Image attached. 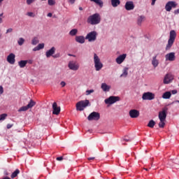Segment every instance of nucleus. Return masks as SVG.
<instances>
[{
    "label": "nucleus",
    "instance_id": "f257e3e1",
    "mask_svg": "<svg viewBox=\"0 0 179 179\" xmlns=\"http://www.w3.org/2000/svg\"><path fill=\"white\" fill-rule=\"evenodd\" d=\"M100 22H101V17H100V14L99 13L90 15L87 20V22L92 25L99 24Z\"/></svg>",
    "mask_w": 179,
    "mask_h": 179
},
{
    "label": "nucleus",
    "instance_id": "f03ea898",
    "mask_svg": "<svg viewBox=\"0 0 179 179\" xmlns=\"http://www.w3.org/2000/svg\"><path fill=\"white\" fill-rule=\"evenodd\" d=\"M176 37H177L176 31L171 30L170 31L169 39L168 40V43L166 47V51H169V50L173 47V44H174V41H176Z\"/></svg>",
    "mask_w": 179,
    "mask_h": 179
},
{
    "label": "nucleus",
    "instance_id": "7ed1b4c3",
    "mask_svg": "<svg viewBox=\"0 0 179 179\" xmlns=\"http://www.w3.org/2000/svg\"><path fill=\"white\" fill-rule=\"evenodd\" d=\"M90 104V101L86 99L84 101H80L76 103V110L78 111H83L86 107Z\"/></svg>",
    "mask_w": 179,
    "mask_h": 179
},
{
    "label": "nucleus",
    "instance_id": "20e7f679",
    "mask_svg": "<svg viewBox=\"0 0 179 179\" xmlns=\"http://www.w3.org/2000/svg\"><path fill=\"white\" fill-rule=\"evenodd\" d=\"M94 64L96 71H101V69L103 68V63H101L100 58L96 53L94 54Z\"/></svg>",
    "mask_w": 179,
    "mask_h": 179
},
{
    "label": "nucleus",
    "instance_id": "39448f33",
    "mask_svg": "<svg viewBox=\"0 0 179 179\" xmlns=\"http://www.w3.org/2000/svg\"><path fill=\"white\" fill-rule=\"evenodd\" d=\"M55 51H57V49L55 48V47H52L50 50L46 51L45 52L46 58H50V57H52V58H55V59L59 58V57H61V54L59 53L55 54Z\"/></svg>",
    "mask_w": 179,
    "mask_h": 179
},
{
    "label": "nucleus",
    "instance_id": "423d86ee",
    "mask_svg": "<svg viewBox=\"0 0 179 179\" xmlns=\"http://www.w3.org/2000/svg\"><path fill=\"white\" fill-rule=\"evenodd\" d=\"M97 39V32L95 31H92L87 34L85 36V40H88L90 43L92 41H96Z\"/></svg>",
    "mask_w": 179,
    "mask_h": 179
},
{
    "label": "nucleus",
    "instance_id": "0eeeda50",
    "mask_svg": "<svg viewBox=\"0 0 179 179\" xmlns=\"http://www.w3.org/2000/svg\"><path fill=\"white\" fill-rule=\"evenodd\" d=\"M87 120L88 121H99L100 120V113L92 112L87 117Z\"/></svg>",
    "mask_w": 179,
    "mask_h": 179
},
{
    "label": "nucleus",
    "instance_id": "6e6552de",
    "mask_svg": "<svg viewBox=\"0 0 179 179\" xmlns=\"http://www.w3.org/2000/svg\"><path fill=\"white\" fill-rule=\"evenodd\" d=\"M177 5L178 4L176 1H168L165 6V9L166 12H170L171 9H173V8H177Z\"/></svg>",
    "mask_w": 179,
    "mask_h": 179
},
{
    "label": "nucleus",
    "instance_id": "1a4fd4ad",
    "mask_svg": "<svg viewBox=\"0 0 179 179\" xmlns=\"http://www.w3.org/2000/svg\"><path fill=\"white\" fill-rule=\"evenodd\" d=\"M117 101H120V96H111L105 99L106 104H114V103H117Z\"/></svg>",
    "mask_w": 179,
    "mask_h": 179
},
{
    "label": "nucleus",
    "instance_id": "9d476101",
    "mask_svg": "<svg viewBox=\"0 0 179 179\" xmlns=\"http://www.w3.org/2000/svg\"><path fill=\"white\" fill-rule=\"evenodd\" d=\"M174 80V76L171 73H167L165 75L164 78V85H169V83H171Z\"/></svg>",
    "mask_w": 179,
    "mask_h": 179
},
{
    "label": "nucleus",
    "instance_id": "9b49d317",
    "mask_svg": "<svg viewBox=\"0 0 179 179\" xmlns=\"http://www.w3.org/2000/svg\"><path fill=\"white\" fill-rule=\"evenodd\" d=\"M68 67L71 71H78L79 69V64L75 61H71L69 62Z\"/></svg>",
    "mask_w": 179,
    "mask_h": 179
},
{
    "label": "nucleus",
    "instance_id": "f8f14e48",
    "mask_svg": "<svg viewBox=\"0 0 179 179\" xmlns=\"http://www.w3.org/2000/svg\"><path fill=\"white\" fill-rule=\"evenodd\" d=\"M143 100H154L155 99V94L148 92H144L142 96Z\"/></svg>",
    "mask_w": 179,
    "mask_h": 179
},
{
    "label": "nucleus",
    "instance_id": "ddd939ff",
    "mask_svg": "<svg viewBox=\"0 0 179 179\" xmlns=\"http://www.w3.org/2000/svg\"><path fill=\"white\" fill-rule=\"evenodd\" d=\"M52 114L54 115H59V113H61V107L58 106V104H57V102H54L52 104Z\"/></svg>",
    "mask_w": 179,
    "mask_h": 179
},
{
    "label": "nucleus",
    "instance_id": "4468645a",
    "mask_svg": "<svg viewBox=\"0 0 179 179\" xmlns=\"http://www.w3.org/2000/svg\"><path fill=\"white\" fill-rule=\"evenodd\" d=\"M165 59L166 61H170V62H173V61H176V52H172L167 53L165 55Z\"/></svg>",
    "mask_w": 179,
    "mask_h": 179
},
{
    "label": "nucleus",
    "instance_id": "2eb2a0df",
    "mask_svg": "<svg viewBox=\"0 0 179 179\" xmlns=\"http://www.w3.org/2000/svg\"><path fill=\"white\" fill-rule=\"evenodd\" d=\"M158 117L159 118V121H166V118H167V108L163 109L162 111H160Z\"/></svg>",
    "mask_w": 179,
    "mask_h": 179
},
{
    "label": "nucleus",
    "instance_id": "dca6fc26",
    "mask_svg": "<svg viewBox=\"0 0 179 179\" xmlns=\"http://www.w3.org/2000/svg\"><path fill=\"white\" fill-rule=\"evenodd\" d=\"M124 8L126 10H134V9H135L134 1H127L124 5Z\"/></svg>",
    "mask_w": 179,
    "mask_h": 179
},
{
    "label": "nucleus",
    "instance_id": "f3484780",
    "mask_svg": "<svg viewBox=\"0 0 179 179\" xmlns=\"http://www.w3.org/2000/svg\"><path fill=\"white\" fill-rule=\"evenodd\" d=\"M126 58H127V54H122V55H120L119 57H117L115 61L117 64H118V65H121V64H122V62L125 61Z\"/></svg>",
    "mask_w": 179,
    "mask_h": 179
},
{
    "label": "nucleus",
    "instance_id": "a211bd4d",
    "mask_svg": "<svg viewBox=\"0 0 179 179\" xmlns=\"http://www.w3.org/2000/svg\"><path fill=\"white\" fill-rule=\"evenodd\" d=\"M15 55L13 53H10L8 57H7V62L8 64H10L11 65H13L15 62Z\"/></svg>",
    "mask_w": 179,
    "mask_h": 179
},
{
    "label": "nucleus",
    "instance_id": "6ab92c4d",
    "mask_svg": "<svg viewBox=\"0 0 179 179\" xmlns=\"http://www.w3.org/2000/svg\"><path fill=\"white\" fill-rule=\"evenodd\" d=\"M129 115L131 117V118H138V117H139V112L138 110H131L129 111Z\"/></svg>",
    "mask_w": 179,
    "mask_h": 179
},
{
    "label": "nucleus",
    "instance_id": "aec40b11",
    "mask_svg": "<svg viewBox=\"0 0 179 179\" xmlns=\"http://www.w3.org/2000/svg\"><path fill=\"white\" fill-rule=\"evenodd\" d=\"M76 41L80 44H83L85 43V36H79L76 37Z\"/></svg>",
    "mask_w": 179,
    "mask_h": 179
},
{
    "label": "nucleus",
    "instance_id": "412c9836",
    "mask_svg": "<svg viewBox=\"0 0 179 179\" xmlns=\"http://www.w3.org/2000/svg\"><path fill=\"white\" fill-rule=\"evenodd\" d=\"M101 87L103 92H110V89H111V87L106 83H102Z\"/></svg>",
    "mask_w": 179,
    "mask_h": 179
},
{
    "label": "nucleus",
    "instance_id": "4be33fe9",
    "mask_svg": "<svg viewBox=\"0 0 179 179\" xmlns=\"http://www.w3.org/2000/svg\"><path fill=\"white\" fill-rule=\"evenodd\" d=\"M157 57V56H155L152 57V65L154 66V68H157V66H159V60L156 59Z\"/></svg>",
    "mask_w": 179,
    "mask_h": 179
},
{
    "label": "nucleus",
    "instance_id": "5701e85b",
    "mask_svg": "<svg viewBox=\"0 0 179 179\" xmlns=\"http://www.w3.org/2000/svg\"><path fill=\"white\" fill-rule=\"evenodd\" d=\"M110 2L113 8H117L121 3L120 0H110Z\"/></svg>",
    "mask_w": 179,
    "mask_h": 179
},
{
    "label": "nucleus",
    "instance_id": "b1692460",
    "mask_svg": "<svg viewBox=\"0 0 179 179\" xmlns=\"http://www.w3.org/2000/svg\"><path fill=\"white\" fill-rule=\"evenodd\" d=\"M91 2H94L95 3H96V5H98L99 6H100L101 8H103V1L101 0H90Z\"/></svg>",
    "mask_w": 179,
    "mask_h": 179
},
{
    "label": "nucleus",
    "instance_id": "393cba45",
    "mask_svg": "<svg viewBox=\"0 0 179 179\" xmlns=\"http://www.w3.org/2000/svg\"><path fill=\"white\" fill-rule=\"evenodd\" d=\"M18 65L21 68H24L27 65V60H21L18 62Z\"/></svg>",
    "mask_w": 179,
    "mask_h": 179
},
{
    "label": "nucleus",
    "instance_id": "a878e982",
    "mask_svg": "<svg viewBox=\"0 0 179 179\" xmlns=\"http://www.w3.org/2000/svg\"><path fill=\"white\" fill-rule=\"evenodd\" d=\"M171 97V92H166L162 95V99H169Z\"/></svg>",
    "mask_w": 179,
    "mask_h": 179
},
{
    "label": "nucleus",
    "instance_id": "bb28decb",
    "mask_svg": "<svg viewBox=\"0 0 179 179\" xmlns=\"http://www.w3.org/2000/svg\"><path fill=\"white\" fill-rule=\"evenodd\" d=\"M20 174V170L16 169L10 176L11 178H16L17 177V175Z\"/></svg>",
    "mask_w": 179,
    "mask_h": 179
},
{
    "label": "nucleus",
    "instance_id": "cd10ccee",
    "mask_svg": "<svg viewBox=\"0 0 179 179\" xmlns=\"http://www.w3.org/2000/svg\"><path fill=\"white\" fill-rule=\"evenodd\" d=\"M145 21V16L141 15L140 17H138V20H137V23L138 24V26H141L142 24V22Z\"/></svg>",
    "mask_w": 179,
    "mask_h": 179
},
{
    "label": "nucleus",
    "instance_id": "c85d7f7f",
    "mask_svg": "<svg viewBox=\"0 0 179 179\" xmlns=\"http://www.w3.org/2000/svg\"><path fill=\"white\" fill-rule=\"evenodd\" d=\"M128 76V68H125L123 70V73L120 75V78H127Z\"/></svg>",
    "mask_w": 179,
    "mask_h": 179
},
{
    "label": "nucleus",
    "instance_id": "c756f323",
    "mask_svg": "<svg viewBox=\"0 0 179 179\" xmlns=\"http://www.w3.org/2000/svg\"><path fill=\"white\" fill-rule=\"evenodd\" d=\"M155 125H156V122H155V120H150V122L148 124V127L149 128H154Z\"/></svg>",
    "mask_w": 179,
    "mask_h": 179
},
{
    "label": "nucleus",
    "instance_id": "7c9ffc66",
    "mask_svg": "<svg viewBox=\"0 0 179 179\" xmlns=\"http://www.w3.org/2000/svg\"><path fill=\"white\" fill-rule=\"evenodd\" d=\"M27 106L28 108H32V107H34V106H36V102L31 99L29 103Z\"/></svg>",
    "mask_w": 179,
    "mask_h": 179
},
{
    "label": "nucleus",
    "instance_id": "2f4dec72",
    "mask_svg": "<svg viewBox=\"0 0 179 179\" xmlns=\"http://www.w3.org/2000/svg\"><path fill=\"white\" fill-rule=\"evenodd\" d=\"M38 43H39V41L37 37L34 38L31 41L32 45H37V44H38Z\"/></svg>",
    "mask_w": 179,
    "mask_h": 179
},
{
    "label": "nucleus",
    "instance_id": "473e14b6",
    "mask_svg": "<svg viewBox=\"0 0 179 179\" xmlns=\"http://www.w3.org/2000/svg\"><path fill=\"white\" fill-rule=\"evenodd\" d=\"M77 34H78V29H73L69 32L70 36H76Z\"/></svg>",
    "mask_w": 179,
    "mask_h": 179
},
{
    "label": "nucleus",
    "instance_id": "72a5a7b5",
    "mask_svg": "<svg viewBox=\"0 0 179 179\" xmlns=\"http://www.w3.org/2000/svg\"><path fill=\"white\" fill-rule=\"evenodd\" d=\"M165 125H166V120H160V122L159 123V127L164 128Z\"/></svg>",
    "mask_w": 179,
    "mask_h": 179
},
{
    "label": "nucleus",
    "instance_id": "f704fd0d",
    "mask_svg": "<svg viewBox=\"0 0 179 179\" xmlns=\"http://www.w3.org/2000/svg\"><path fill=\"white\" fill-rule=\"evenodd\" d=\"M17 43H18V45H23V44H24V38H20L19 40L17 41Z\"/></svg>",
    "mask_w": 179,
    "mask_h": 179
},
{
    "label": "nucleus",
    "instance_id": "c9c22d12",
    "mask_svg": "<svg viewBox=\"0 0 179 179\" xmlns=\"http://www.w3.org/2000/svg\"><path fill=\"white\" fill-rule=\"evenodd\" d=\"M27 110H29V107H27V105L26 106H22L21 107L18 111H27Z\"/></svg>",
    "mask_w": 179,
    "mask_h": 179
},
{
    "label": "nucleus",
    "instance_id": "e433bc0d",
    "mask_svg": "<svg viewBox=\"0 0 179 179\" xmlns=\"http://www.w3.org/2000/svg\"><path fill=\"white\" fill-rule=\"evenodd\" d=\"M6 117H8V115H6V113L1 114L0 115V121H3V120H5Z\"/></svg>",
    "mask_w": 179,
    "mask_h": 179
},
{
    "label": "nucleus",
    "instance_id": "4c0bfd02",
    "mask_svg": "<svg viewBox=\"0 0 179 179\" xmlns=\"http://www.w3.org/2000/svg\"><path fill=\"white\" fill-rule=\"evenodd\" d=\"M48 5H50V6H52L53 5H55V1L48 0Z\"/></svg>",
    "mask_w": 179,
    "mask_h": 179
},
{
    "label": "nucleus",
    "instance_id": "58836bf2",
    "mask_svg": "<svg viewBox=\"0 0 179 179\" xmlns=\"http://www.w3.org/2000/svg\"><path fill=\"white\" fill-rule=\"evenodd\" d=\"M92 93H94V90H90L86 91L87 96H89V94H92Z\"/></svg>",
    "mask_w": 179,
    "mask_h": 179
},
{
    "label": "nucleus",
    "instance_id": "ea45409f",
    "mask_svg": "<svg viewBox=\"0 0 179 179\" xmlns=\"http://www.w3.org/2000/svg\"><path fill=\"white\" fill-rule=\"evenodd\" d=\"M27 16H29L30 17H34V16H36V15H34V13L33 12H29L27 13Z\"/></svg>",
    "mask_w": 179,
    "mask_h": 179
},
{
    "label": "nucleus",
    "instance_id": "a19ab883",
    "mask_svg": "<svg viewBox=\"0 0 179 179\" xmlns=\"http://www.w3.org/2000/svg\"><path fill=\"white\" fill-rule=\"evenodd\" d=\"M37 46L39 50H43L44 48V43H40Z\"/></svg>",
    "mask_w": 179,
    "mask_h": 179
},
{
    "label": "nucleus",
    "instance_id": "79ce46f5",
    "mask_svg": "<svg viewBox=\"0 0 179 179\" xmlns=\"http://www.w3.org/2000/svg\"><path fill=\"white\" fill-rule=\"evenodd\" d=\"M34 1H36V0H27V5H31V3H33V2H34Z\"/></svg>",
    "mask_w": 179,
    "mask_h": 179
},
{
    "label": "nucleus",
    "instance_id": "37998d69",
    "mask_svg": "<svg viewBox=\"0 0 179 179\" xmlns=\"http://www.w3.org/2000/svg\"><path fill=\"white\" fill-rule=\"evenodd\" d=\"M13 31V29L9 28L8 29L6 30V34H8V33H12Z\"/></svg>",
    "mask_w": 179,
    "mask_h": 179
},
{
    "label": "nucleus",
    "instance_id": "c03bdc74",
    "mask_svg": "<svg viewBox=\"0 0 179 179\" xmlns=\"http://www.w3.org/2000/svg\"><path fill=\"white\" fill-rule=\"evenodd\" d=\"M60 85H61L62 87H65V86H66V83L64 81H62L60 83Z\"/></svg>",
    "mask_w": 179,
    "mask_h": 179
},
{
    "label": "nucleus",
    "instance_id": "a18cd8bd",
    "mask_svg": "<svg viewBox=\"0 0 179 179\" xmlns=\"http://www.w3.org/2000/svg\"><path fill=\"white\" fill-rule=\"evenodd\" d=\"M56 160L58 162H62V160H64V157H58L56 158Z\"/></svg>",
    "mask_w": 179,
    "mask_h": 179
},
{
    "label": "nucleus",
    "instance_id": "49530a36",
    "mask_svg": "<svg viewBox=\"0 0 179 179\" xmlns=\"http://www.w3.org/2000/svg\"><path fill=\"white\" fill-rule=\"evenodd\" d=\"M12 127H13V124H7V129H10V128H12Z\"/></svg>",
    "mask_w": 179,
    "mask_h": 179
},
{
    "label": "nucleus",
    "instance_id": "de8ad7c7",
    "mask_svg": "<svg viewBox=\"0 0 179 179\" xmlns=\"http://www.w3.org/2000/svg\"><path fill=\"white\" fill-rule=\"evenodd\" d=\"M124 141H125L126 142H131V140H130V138H129L128 137H124Z\"/></svg>",
    "mask_w": 179,
    "mask_h": 179
},
{
    "label": "nucleus",
    "instance_id": "09e8293b",
    "mask_svg": "<svg viewBox=\"0 0 179 179\" xmlns=\"http://www.w3.org/2000/svg\"><path fill=\"white\" fill-rule=\"evenodd\" d=\"M3 93V87L2 86H0V94H2Z\"/></svg>",
    "mask_w": 179,
    "mask_h": 179
},
{
    "label": "nucleus",
    "instance_id": "8fccbe9b",
    "mask_svg": "<svg viewBox=\"0 0 179 179\" xmlns=\"http://www.w3.org/2000/svg\"><path fill=\"white\" fill-rule=\"evenodd\" d=\"M151 1H152L151 5H152V6H155V3H156V1L157 0H151Z\"/></svg>",
    "mask_w": 179,
    "mask_h": 179
},
{
    "label": "nucleus",
    "instance_id": "3c124183",
    "mask_svg": "<svg viewBox=\"0 0 179 179\" xmlns=\"http://www.w3.org/2000/svg\"><path fill=\"white\" fill-rule=\"evenodd\" d=\"M68 1L70 3H71V5H73V3H75V1L76 0H68Z\"/></svg>",
    "mask_w": 179,
    "mask_h": 179
},
{
    "label": "nucleus",
    "instance_id": "603ef678",
    "mask_svg": "<svg viewBox=\"0 0 179 179\" xmlns=\"http://www.w3.org/2000/svg\"><path fill=\"white\" fill-rule=\"evenodd\" d=\"M33 51H40V49H38V46L35 47V48L33 49Z\"/></svg>",
    "mask_w": 179,
    "mask_h": 179
},
{
    "label": "nucleus",
    "instance_id": "864d4df0",
    "mask_svg": "<svg viewBox=\"0 0 179 179\" xmlns=\"http://www.w3.org/2000/svg\"><path fill=\"white\" fill-rule=\"evenodd\" d=\"M171 94H177V90H173L171 91Z\"/></svg>",
    "mask_w": 179,
    "mask_h": 179
},
{
    "label": "nucleus",
    "instance_id": "5fc2aeb1",
    "mask_svg": "<svg viewBox=\"0 0 179 179\" xmlns=\"http://www.w3.org/2000/svg\"><path fill=\"white\" fill-rule=\"evenodd\" d=\"M178 13H179V8L174 10V14L175 15H178Z\"/></svg>",
    "mask_w": 179,
    "mask_h": 179
},
{
    "label": "nucleus",
    "instance_id": "6e6d98bb",
    "mask_svg": "<svg viewBox=\"0 0 179 179\" xmlns=\"http://www.w3.org/2000/svg\"><path fill=\"white\" fill-rule=\"evenodd\" d=\"M95 157H88L87 160H94Z\"/></svg>",
    "mask_w": 179,
    "mask_h": 179
},
{
    "label": "nucleus",
    "instance_id": "4d7b16f0",
    "mask_svg": "<svg viewBox=\"0 0 179 179\" xmlns=\"http://www.w3.org/2000/svg\"><path fill=\"white\" fill-rule=\"evenodd\" d=\"M48 17H52V13H48Z\"/></svg>",
    "mask_w": 179,
    "mask_h": 179
},
{
    "label": "nucleus",
    "instance_id": "13d9d810",
    "mask_svg": "<svg viewBox=\"0 0 179 179\" xmlns=\"http://www.w3.org/2000/svg\"><path fill=\"white\" fill-rule=\"evenodd\" d=\"M27 64H33V60H27Z\"/></svg>",
    "mask_w": 179,
    "mask_h": 179
},
{
    "label": "nucleus",
    "instance_id": "bf43d9fd",
    "mask_svg": "<svg viewBox=\"0 0 179 179\" xmlns=\"http://www.w3.org/2000/svg\"><path fill=\"white\" fill-rule=\"evenodd\" d=\"M79 10H83V8L79 7Z\"/></svg>",
    "mask_w": 179,
    "mask_h": 179
},
{
    "label": "nucleus",
    "instance_id": "052dcab7",
    "mask_svg": "<svg viewBox=\"0 0 179 179\" xmlns=\"http://www.w3.org/2000/svg\"><path fill=\"white\" fill-rule=\"evenodd\" d=\"M1 16H3V13L0 14V17H1Z\"/></svg>",
    "mask_w": 179,
    "mask_h": 179
},
{
    "label": "nucleus",
    "instance_id": "680f3d73",
    "mask_svg": "<svg viewBox=\"0 0 179 179\" xmlns=\"http://www.w3.org/2000/svg\"><path fill=\"white\" fill-rule=\"evenodd\" d=\"M0 23H2V18L0 17Z\"/></svg>",
    "mask_w": 179,
    "mask_h": 179
},
{
    "label": "nucleus",
    "instance_id": "e2e57ef3",
    "mask_svg": "<svg viewBox=\"0 0 179 179\" xmlns=\"http://www.w3.org/2000/svg\"><path fill=\"white\" fill-rule=\"evenodd\" d=\"M2 37V34H1V30H0V38Z\"/></svg>",
    "mask_w": 179,
    "mask_h": 179
},
{
    "label": "nucleus",
    "instance_id": "0e129e2a",
    "mask_svg": "<svg viewBox=\"0 0 179 179\" xmlns=\"http://www.w3.org/2000/svg\"><path fill=\"white\" fill-rule=\"evenodd\" d=\"M176 103H179V101H176Z\"/></svg>",
    "mask_w": 179,
    "mask_h": 179
},
{
    "label": "nucleus",
    "instance_id": "69168bd1",
    "mask_svg": "<svg viewBox=\"0 0 179 179\" xmlns=\"http://www.w3.org/2000/svg\"><path fill=\"white\" fill-rule=\"evenodd\" d=\"M3 0H0V3H1V2H2Z\"/></svg>",
    "mask_w": 179,
    "mask_h": 179
},
{
    "label": "nucleus",
    "instance_id": "338daca9",
    "mask_svg": "<svg viewBox=\"0 0 179 179\" xmlns=\"http://www.w3.org/2000/svg\"><path fill=\"white\" fill-rule=\"evenodd\" d=\"M42 1H45V0H42Z\"/></svg>",
    "mask_w": 179,
    "mask_h": 179
}]
</instances>
